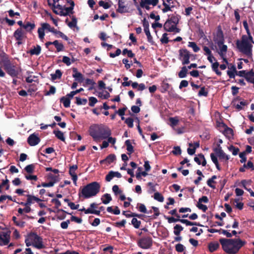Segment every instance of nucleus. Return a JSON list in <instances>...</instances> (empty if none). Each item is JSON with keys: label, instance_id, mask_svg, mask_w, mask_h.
I'll list each match as a JSON object with an SVG mask.
<instances>
[{"label": "nucleus", "instance_id": "37", "mask_svg": "<svg viewBox=\"0 0 254 254\" xmlns=\"http://www.w3.org/2000/svg\"><path fill=\"white\" fill-rule=\"evenodd\" d=\"M53 133L57 138L63 141H65L64 133L62 131L59 130H54Z\"/></svg>", "mask_w": 254, "mask_h": 254}, {"label": "nucleus", "instance_id": "32", "mask_svg": "<svg viewBox=\"0 0 254 254\" xmlns=\"http://www.w3.org/2000/svg\"><path fill=\"white\" fill-rule=\"evenodd\" d=\"M180 16L179 15H172L170 18L167 19L168 21H170L173 23V25H175L176 26L179 23Z\"/></svg>", "mask_w": 254, "mask_h": 254}, {"label": "nucleus", "instance_id": "16", "mask_svg": "<svg viewBox=\"0 0 254 254\" xmlns=\"http://www.w3.org/2000/svg\"><path fill=\"white\" fill-rule=\"evenodd\" d=\"M164 29L166 31L169 32H175L179 33L180 30L175 25H173L172 23L167 20L164 24Z\"/></svg>", "mask_w": 254, "mask_h": 254}, {"label": "nucleus", "instance_id": "6", "mask_svg": "<svg viewBox=\"0 0 254 254\" xmlns=\"http://www.w3.org/2000/svg\"><path fill=\"white\" fill-rule=\"evenodd\" d=\"M137 244L142 249H148L152 246L153 240L150 236L143 237L138 240Z\"/></svg>", "mask_w": 254, "mask_h": 254}, {"label": "nucleus", "instance_id": "13", "mask_svg": "<svg viewBox=\"0 0 254 254\" xmlns=\"http://www.w3.org/2000/svg\"><path fill=\"white\" fill-rule=\"evenodd\" d=\"M10 240L9 232H1L0 233V246L7 245Z\"/></svg>", "mask_w": 254, "mask_h": 254}, {"label": "nucleus", "instance_id": "48", "mask_svg": "<svg viewBox=\"0 0 254 254\" xmlns=\"http://www.w3.org/2000/svg\"><path fill=\"white\" fill-rule=\"evenodd\" d=\"M75 103L77 105H85L87 102V100L86 98L81 99L80 97H75Z\"/></svg>", "mask_w": 254, "mask_h": 254}, {"label": "nucleus", "instance_id": "41", "mask_svg": "<svg viewBox=\"0 0 254 254\" xmlns=\"http://www.w3.org/2000/svg\"><path fill=\"white\" fill-rule=\"evenodd\" d=\"M51 78L52 80H55L57 79H60L62 76V72L60 69H57L55 73L51 74Z\"/></svg>", "mask_w": 254, "mask_h": 254}, {"label": "nucleus", "instance_id": "49", "mask_svg": "<svg viewBox=\"0 0 254 254\" xmlns=\"http://www.w3.org/2000/svg\"><path fill=\"white\" fill-rule=\"evenodd\" d=\"M38 236V235L35 232H30L29 234H28L27 238L29 239V240H30L31 242L34 243L35 240H36V238Z\"/></svg>", "mask_w": 254, "mask_h": 254}, {"label": "nucleus", "instance_id": "31", "mask_svg": "<svg viewBox=\"0 0 254 254\" xmlns=\"http://www.w3.org/2000/svg\"><path fill=\"white\" fill-rule=\"evenodd\" d=\"M252 183V181L251 180H243L241 181L240 184L241 185V186H242L243 188H244L246 190L248 191L250 193L252 191L251 189L248 188L246 187V184H249V185H251Z\"/></svg>", "mask_w": 254, "mask_h": 254}, {"label": "nucleus", "instance_id": "17", "mask_svg": "<svg viewBox=\"0 0 254 254\" xmlns=\"http://www.w3.org/2000/svg\"><path fill=\"white\" fill-rule=\"evenodd\" d=\"M40 140V138L35 133L30 134L27 138L28 143L32 146L37 145Z\"/></svg>", "mask_w": 254, "mask_h": 254}, {"label": "nucleus", "instance_id": "54", "mask_svg": "<svg viewBox=\"0 0 254 254\" xmlns=\"http://www.w3.org/2000/svg\"><path fill=\"white\" fill-rule=\"evenodd\" d=\"M71 20V22L67 23L68 26L71 28L75 27L77 23V19L74 16H72Z\"/></svg>", "mask_w": 254, "mask_h": 254}, {"label": "nucleus", "instance_id": "40", "mask_svg": "<svg viewBox=\"0 0 254 254\" xmlns=\"http://www.w3.org/2000/svg\"><path fill=\"white\" fill-rule=\"evenodd\" d=\"M54 45L55 46L57 52L63 51L64 50V45L61 43H59L58 40L54 41Z\"/></svg>", "mask_w": 254, "mask_h": 254}, {"label": "nucleus", "instance_id": "45", "mask_svg": "<svg viewBox=\"0 0 254 254\" xmlns=\"http://www.w3.org/2000/svg\"><path fill=\"white\" fill-rule=\"evenodd\" d=\"M188 70L186 66H184L182 67L181 70L178 73L180 78H183L186 77Z\"/></svg>", "mask_w": 254, "mask_h": 254}, {"label": "nucleus", "instance_id": "18", "mask_svg": "<svg viewBox=\"0 0 254 254\" xmlns=\"http://www.w3.org/2000/svg\"><path fill=\"white\" fill-rule=\"evenodd\" d=\"M240 99V97H238L234 99L232 102V105L233 107L235 108L239 111H240L243 109L242 106H245L247 105V103L245 101H241L240 104H239L237 101Z\"/></svg>", "mask_w": 254, "mask_h": 254}, {"label": "nucleus", "instance_id": "15", "mask_svg": "<svg viewBox=\"0 0 254 254\" xmlns=\"http://www.w3.org/2000/svg\"><path fill=\"white\" fill-rule=\"evenodd\" d=\"M13 36L17 41V44L18 45H21L23 43L22 40L24 38V34L21 28H19L17 29L13 33Z\"/></svg>", "mask_w": 254, "mask_h": 254}, {"label": "nucleus", "instance_id": "63", "mask_svg": "<svg viewBox=\"0 0 254 254\" xmlns=\"http://www.w3.org/2000/svg\"><path fill=\"white\" fill-rule=\"evenodd\" d=\"M125 123L127 125V126L132 128L133 127V120L131 118H128L125 120Z\"/></svg>", "mask_w": 254, "mask_h": 254}, {"label": "nucleus", "instance_id": "56", "mask_svg": "<svg viewBox=\"0 0 254 254\" xmlns=\"http://www.w3.org/2000/svg\"><path fill=\"white\" fill-rule=\"evenodd\" d=\"M77 165H73L69 167V174L70 176L76 175L75 171L77 169Z\"/></svg>", "mask_w": 254, "mask_h": 254}, {"label": "nucleus", "instance_id": "52", "mask_svg": "<svg viewBox=\"0 0 254 254\" xmlns=\"http://www.w3.org/2000/svg\"><path fill=\"white\" fill-rule=\"evenodd\" d=\"M137 208L138 209V210L141 212L144 213H147V210L146 209V206L143 204L138 203L137 204Z\"/></svg>", "mask_w": 254, "mask_h": 254}, {"label": "nucleus", "instance_id": "43", "mask_svg": "<svg viewBox=\"0 0 254 254\" xmlns=\"http://www.w3.org/2000/svg\"><path fill=\"white\" fill-rule=\"evenodd\" d=\"M219 66V64L218 62H216L214 63H212V69L213 71H214L217 75H221L222 72L218 70V67Z\"/></svg>", "mask_w": 254, "mask_h": 254}, {"label": "nucleus", "instance_id": "59", "mask_svg": "<svg viewBox=\"0 0 254 254\" xmlns=\"http://www.w3.org/2000/svg\"><path fill=\"white\" fill-rule=\"evenodd\" d=\"M131 224L135 228H138L141 224V221L138 220L135 218H133L131 220Z\"/></svg>", "mask_w": 254, "mask_h": 254}, {"label": "nucleus", "instance_id": "24", "mask_svg": "<svg viewBox=\"0 0 254 254\" xmlns=\"http://www.w3.org/2000/svg\"><path fill=\"white\" fill-rule=\"evenodd\" d=\"M116 159V156L114 154H111L107 156L105 159L102 160L100 161V163L102 164L103 163H107L110 164L113 163Z\"/></svg>", "mask_w": 254, "mask_h": 254}, {"label": "nucleus", "instance_id": "23", "mask_svg": "<svg viewBox=\"0 0 254 254\" xmlns=\"http://www.w3.org/2000/svg\"><path fill=\"white\" fill-rule=\"evenodd\" d=\"M125 2L126 0H119L117 12L123 13L127 11V6L125 5Z\"/></svg>", "mask_w": 254, "mask_h": 254}, {"label": "nucleus", "instance_id": "29", "mask_svg": "<svg viewBox=\"0 0 254 254\" xmlns=\"http://www.w3.org/2000/svg\"><path fill=\"white\" fill-rule=\"evenodd\" d=\"M208 249L210 252L213 253L216 251L219 247V244L218 242H211L208 244Z\"/></svg>", "mask_w": 254, "mask_h": 254}, {"label": "nucleus", "instance_id": "4", "mask_svg": "<svg viewBox=\"0 0 254 254\" xmlns=\"http://www.w3.org/2000/svg\"><path fill=\"white\" fill-rule=\"evenodd\" d=\"M236 47L239 51L246 55L248 57L250 58L253 55V45L249 42L244 39L242 37L241 40H237L236 41Z\"/></svg>", "mask_w": 254, "mask_h": 254}, {"label": "nucleus", "instance_id": "61", "mask_svg": "<svg viewBox=\"0 0 254 254\" xmlns=\"http://www.w3.org/2000/svg\"><path fill=\"white\" fill-rule=\"evenodd\" d=\"M97 102V99L94 97H90L89 98V105L90 107H94Z\"/></svg>", "mask_w": 254, "mask_h": 254}, {"label": "nucleus", "instance_id": "51", "mask_svg": "<svg viewBox=\"0 0 254 254\" xmlns=\"http://www.w3.org/2000/svg\"><path fill=\"white\" fill-rule=\"evenodd\" d=\"M154 198L159 201V202H163L164 201V196L159 192H156L154 194Z\"/></svg>", "mask_w": 254, "mask_h": 254}, {"label": "nucleus", "instance_id": "1", "mask_svg": "<svg viewBox=\"0 0 254 254\" xmlns=\"http://www.w3.org/2000/svg\"><path fill=\"white\" fill-rule=\"evenodd\" d=\"M219 242L222 246L223 250L228 254H237L240 249L246 243L245 241L240 239L221 238Z\"/></svg>", "mask_w": 254, "mask_h": 254}, {"label": "nucleus", "instance_id": "46", "mask_svg": "<svg viewBox=\"0 0 254 254\" xmlns=\"http://www.w3.org/2000/svg\"><path fill=\"white\" fill-rule=\"evenodd\" d=\"M57 174V175H54L52 173H49L48 175V178L51 179L52 182H54V184L60 180L59 175Z\"/></svg>", "mask_w": 254, "mask_h": 254}, {"label": "nucleus", "instance_id": "35", "mask_svg": "<svg viewBox=\"0 0 254 254\" xmlns=\"http://www.w3.org/2000/svg\"><path fill=\"white\" fill-rule=\"evenodd\" d=\"M125 145L127 146V150L128 151V154L130 155L134 152L133 147L131 145V141L129 139H127L125 141Z\"/></svg>", "mask_w": 254, "mask_h": 254}, {"label": "nucleus", "instance_id": "27", "mask_svg": "<svg viewBox=\"0 0 254 254\" xmlns=\"http://www.w3.org/2000/svg\"><path fill=\"white\" fill-rule=\"evenodd\" d=\"M41 52V47L40 45H37L36 47H34L27 53H29L31 55L38 56Z\"/></svg>", "mask_w": 254, "mask_h": 254}, {"label": "nucleus", "instance_id": "11", "mask_svg": "<svg viewBox=\"0 0 254 254\" xmlns=\"http://www.w3.org/2000/svg\"><path fill=\"white\" fill-rule=\"evenodd\" d=\"M168 222L169 223L180 222L182 223L185 224L187 226H198L200 227H203V226L200 224L199 223L196 222H191L189 221L187 219H180V218H175L173 217H168L167 218Z\"/></svg>", "mask_w": 254, "mask_h": 254}, {"label": "nucleus", "instance_id": "20", "mask_svg": "<svg viewBox=\"0 0 254 254\" xmlns=\"http://www.w3.org/2000/svg\"><path fill=\"white\" fill-rule=\"evenodd\" d=\"M72 71L73 72L72 74L73 77L79 82H82L84 80L82 74L78 72L77 69L75 67L72 68Z\"/></svg>", "mask_w": 254, "mask_h": 254}, {"label": "nucleus", "instance_id": "44", "mask_svg": "<svg viewBox=\"0 0 254 254\" xmlns=\"http://www.w3.org/2000/svg\"><path fill=\"white\" fill-rule=\"evenodd\" d=\"M183 227L179 224H176L174 227V234L176 236H179L181 231L183 230Z\"/></svg>", "mask_w": 254, "mask_h": 254}, {"label": "nucleus", "instance_id": "22", "mask_svg": "<svg viewBox=\"0 0 254 254\" xmlns=\"http://www.w3.org/2000/svg\"><path fill=\"white\" fill-rule=\"evenodd\" d=\"M220 126L224 128V134L228 138H230L233 135V130L232 128L228 127L224 123H220Z\"/></svg>", "mask_w": 254, "mask_h": 254}, {"label": "nucleus", "instance_id": "42", "mask_svg": "<svg viewBox=\"0 0 254 254\" xmlns=\"http://www.w3.org/2000/svg\"><path fill=\"white\" fill-rule=\"evenodd\" d=\"M162 4L164 6V7L162 9V12L163 13H166V12H168V11H172L171 9L172 8L174 7V6H175L174 5H170V4H168L164 0H163Z\"/></svg>", "mask_w": 254, "mask_h": 254}, {"label": "nucleus", "instance_id": "19", "mask_svg": "<svg viewBox=\"0 0 254 254\" xmlns=\"http://www.w3.org/2000/svg\"><path fill=\"white\" fill-rule=\"evenodd\" d=\"M190 147L188 148L187 152L190 155H193L195 152L196 149L199 147V142H195L193 144L190 143L189 144Z\"/></svg>", "mask_w": 254, "mask_h": 254}, {"label": "nucleus", "instance_id": "55", "mask_svg": "<svg viewBox=\"0 0 254 254\" xmlns=\"http://www.w3.org/2000/svg\"><path fill=\"white\" fill-rule=\"evenodd\" d=\"M171 85L168 83L163 81L161 84V87L162 88V93H164L167 91L170 87Z\"/></svg>", "mask_w": 254, "mask_h": 254}, {"label": "nucleus", "instance_id": "12", "mask_svg": "<svg viewBox=\"0 0 254 254\" xmlns=\"http://www.w3.org/2000/svg\"><path fill=\"white\" fill-rule=\"evenodd\" d=\"M158 2L159 0H141L140 2V6L149 10L150 9L149 5L151 4L154 6L157 5Z\"/></svg>", "mask_w": 254, "mask_h": 254}, {"label": "nucleus", "instance_id": "21", "mask_svg": "<svg viewBox=\"0 0 254 254\" xmlns=\"http://www.w3.org/2000/svg\"><path fill=\"white\" fill-rule=\"evenodd\" d=\"M32 246L38 249H42L45 248L43 243V239L38 235L36 240L32 243Z\"/></svg>", "mask_w": 254, "mask_h": 254}, {"label": "nucleus", "instance_id": "64", "mask_svg": "<svg viewBox=\"0 0 254 254\" xmlns=\"http://www.w3.org/2000/svg\"><path fill=\"white\" fill-rule=\"evenodd\" d=\"M185 249V247L182 244H178L175 246V250L179 253L183 252Z\"/></svg>", "mask_w": 254, "mask_h": 254}, {"label": "nucleus", "instance_id": "50", "mask_svg": "<svg viewBox=\"0 0 254 254\" xmlns=\"http://www.w3.org/2000/svg\"><path fill=\"white\" fill-rule=\"evenodd\" d=\"M188 46L192 48L194 52H197L200 50V48L194 42H189Z\"/></svg>", "mask_w": 254, "mask_h": 254}, {"label": "nucleus", "instance_id": "33", "mask_svg": "<svg viewBox=\"0 0 254 254\" xmlns=\"http://www.w3.org/2000/svg\"><path fill=\"white\" fill-rule=\"evenodd\" d=\"M36 27L35 23H31L30 22H26L23 26L24 28L27 32H31Z\"/></svg>", "mask_w": 254, "mask_h": 254}, {"label": "nucleus", "instance_id": "38", "mask_svg": "<svg viewBox=\"0 0 254 254\" xmlns=\"http://www.w3.org/2000/svg\"><path fill=\"white\" fill-rule=\"evenodd\" d=\"M60 102L63 103L64 106L65 108H68L70 107V100L68 98L63 96L60 99Z\"/></svg>", "mask_w": 254, "mask_h": 254}, {"label": "nucleus", "instance_id": "60", "mask_svg": "<svg viewBox=\"0 0 254 254\" xmlns=\"http://www.w3.org/2000/svg\"><path fill=\"white\" fill-rule=\"evenodd\" d=\"M242 37L245 40H247V41L250 43L252 44V43H254L253 37L252 36L250 32H249V34H248V35H243Z\"/></svg>", "mask_w": 254, "mask_h": 254}, {"label": "nucleus", "instance_id": "28", "mask_svg": "<svg viewBox=\"0 0 254 254\" xmlns=\"http://www.w3.org/2000/svg\"><path fill=\"white\" fill-rule=\"evenodd\" d=\"M0 56L1 58V61L3 63V67H5L11 63L10 60L9 59L8 55L5 53H3L2 54H1Z\"/></svg>", "mask_w": 254, "mask_h": 254}, {"label": "nucleus", "instance_id": "53", "mask_svg": "<svg viewBox=\"0 0 254 254\" xmlns=\"http://www.w3.org/2000/svg\"><path fill=\"white\" fill-rule=\"evenodd\" d=\"M208 92L206 90L204 86L200 88V90L198 92V95L199 96L207 97L208 96Z\"/></svg>", "mask_w": 254, "mask_h": 254}, {"label": "nucleus", "instance_id": "10", "mask_svg": "<svg viewBox=\"0 0 254 254\" xmlns=\"http://www.w3.org/2000/svg\"><path fill=\"white\" fill-rule=\"evenodd\" d=\"M179 59L182 61L183 65L190 63V59L193 55L190 54L189 51L186 49H181L179 51Z\"/></svg>", "mask_w": 254, "mask_h": 254}, {"label": "nucleus", "instance_id": "62", "mask_svg": "<svg viewBox=\"0 0 254 254\" xmlns=\"http://www.w3.org/2000/svg\"><path fill=\"white\" fill-rule=\"evenodd\" d=\"M99 6H102L104 9H108L110 7L111 5L107 2L103 0H100L98 3Z\"/></svg>", "mask_w": 254, "mask_h": 254}, {"label": "nucleus", "instance_id": "5", "mask_svg": "<svg viewBox=\"0 0 254 254\" xmlns=\"http://www.w3.org/2000/svg\"><path fill=\"white\" fill-rule=\"evenodd\" d=\"M67 2L70 4V6L68 7H65V5H59L58 6L60 10L59 13L55 11V13L60 15L61 16L69 15L70 14H72L74 13L73 9L74 6V2L72 0H66Z\"/></svg>", "mask_w": 254, "mask_h": 254}, {"label": "nucleus", "instance_id": "26", "mask_svg": "<svg viewBox=\"0 0 254 254\" xmlns=\"http://www.w3.org/2000/svg\"><path fill=\"white\" fill-rule=\"evenodd\" d=\"M245 78L248 82L254 84V71L253 69L247 71Z\"/></svg>", "mask_w": 254, "mask_h": 254}, {"label": "nucleus", "instance_id": "39", "mask_svg": "<svg viewBox=\"0 0 254 254\" xmlns=\"http://www.w3.org/2000/svg\"><path fill=\"white\" fill-rule=\"evenodd\" d=\"M27 196V200H28V199L30 200L29 205H30L32 203H33V201H35L37 202H39L40 201H41L42 200L40 199L39 198L32 195L28 194Z\"/></svg>", "mask_w": 254, "mask_h": 254}, {"label": "nucleus", "instance_id": "2", "mask_svg": "<svg viewBox=\"0 0 254 254\" xmlns=\"http://www.w3.org/2000/svg\"><path fill=\"white\" fill-rule=\"evenodd\" d=\"M100 185L97 182H93L88 184L86 186L80 187L79 190V197H83L84 199L89 198L96 196L100 191Z\"/></svg>", "mask_w": 254, "mask_h": 254}, {"label": "nucleus", "instance_id": "30", "mask_svg": "<svg viewBox=\"0 0 254 254\" xmlns=\"http://www.w3.org/2000/svg\"><path fill=\"white\" fill-rule=\"evenodd\" d=\"M229 68L232 70H228L227 71V73L230 78H234L235 77V73L237 72V69L235 65H232L231 67H229Z\"/></svg>", "mask_w": 254, "mask_h": 254}, {"label": "nucleus", "instance_id": "36", "mask_svg": "<svg viewBox=\"0 0 254 254\" xmlns=\"http://www.w3.org/2000/svg\"><path fill=\"white\" fill-rule=\"evenodd\" d=\"M210 157H211L212 161L215 165L217 169L219 171L221 170V167L219 164L217 157L215 155V154L213 153H211L210 154Z\"/></svg>", "mask_w": 254, "mask_h": 254}, {"label": "nucleus", "instance_id": "7", "mask_svg": "<svg viewBox=\"0 0 254 254\" xmlns=\"http://www.w3.org/2000/svg\"><path fill=\"white\" fill-rule=\"evenodd\" d=\"M213 41L217 44L218 46L223 45V44L224 43V34L221 26L220 25L217 27L216 33L214 34Z\"/></svg>", "mask_w": 254, "mask_h": 254}, {"label": "nucleus", "instance_id": "58", "mask_svg": "<svg viewBox=\"0 0 254 254\" xmlns=\"http://www.w3.org/2000/svg\"><path fill=\"white\" fill-rule=\"evenodd\" d=\"M34 167H35L34 165L30 164V165L26 166L25 167L24 170L27 173L31 174L34 172Z\"/></svg>", "mask_w": 254, "mask_h": 254}, {"label": "nucleus", "instance_id": "14", "mask_svg": "<svg viewBox=\"0 0 254 254\" xmlns=\"http://www.w3.org/2000/svg\"><path fill=\"white\" fill-rule=\"evenodd\" d=\"M213 151L220 159H225L226 160L229 159V156L225 154L220 144H217V147L213 148Z\"/></svg>", "mask_w": 254, "mask_h": 254}, {"label": "nucleus", "instance_id": "47", "mask_svg": "<svg viewBox=\"0 0 254 254\" xmlns=\"http://www.w3.org/2000/svg\"><path fill=\"white\" fill-rule=\"evenodd\" d=\"M12 220L15 225L17 226H18L20 228H23L24 227L25 222L22 221H17L15 216H13Z\"/></svg>", "mask_w": 254, "mask_h": 254}, {"label": "nucleus", "instance_id": "25", "mask_svg": "<svg viewBox=\"0 0 254 254\" xmlns=\"http://www.w3.org/2000/svg\"><path fill=\"white\" fill-rule=\"evenodd\" d=\"M219 47L220 51L218 52L219 55L223 58V60L228 63L226 58H223L224 56L226 54L227 51V46L223 44V45L218 46Z\"/></svg>", "mask_w": 254, "mask_h": 254}, {"label": "nucleus", "instance_id": "34", "mask_svg": "<svg viewBox=\"0 0 254 254\" xmlns=\"http://www.w3.org/2000/svg\"><path fill=\"white\" fill-rule=\"evenodd\" d=\"M101 199L103 203L107 204L112 200V198L110 194L105 193L102 195Z\"/></svg>", "mask_w": 254, "mask_h": 254}, {"label": "nucleus", "instance_id": "8", "mask_svg": "<svg viewBox=\"0 0 254 254\" xmlns=\"http://www.w3.org/2000/svg\"><path fill=\"white\" fill-rule=\"evenodd\" d=\"M4 69L6 71V73L12 77H17L21 71L20 67L12 64L11 63L4 67Z\"/></svg>", "mask_w": 254, "mask_h": 254}, {"label": "nucleus", "instance_id": "3", "mask_svg": "<svg viewBox=\"0 0 254 254\" xmlns=\"http://www.w3.org/2000/svg\"><path fill=\"white\" fill-rule=\"evenodd\" d=\"M111 134V129L103 125L91 127L89 129V134L95 141L107 139Z\"/></svg>", "mask_w": 254, "mask_h": 254}, {"label": "nucleus", "instance_id": "57", "mask_svg": "<svg viewBox=\"0 0 254 254\" xmlns=\"http://www.w3.org/2000/svg\"><path fill=\"white\" fill-rule=\"evenodd\" d=\"M229 150L231 151L233 155H237L239 152V149L238 147H236L233 145H231L228 148Z\"/></svg>", "mask_w": 254, "mask_h": 254}, {"label": "nucleus", "instance_id": "9", "mask_svg": "<svg viewBox=\"0 0 254 254\" xmlns=\"http://www.w3.org/2000/svg\"><path fill=\"white\" fill-rule=\"evenodd\" d=\"M41 25V27L38 28L37 32L39 39L43 41L45 35V31L47 30L52 33L55 28L51 27L48 23H42Z\"/></svg>", "mask_w": 254, "mask_h": 254}]
</instances>
